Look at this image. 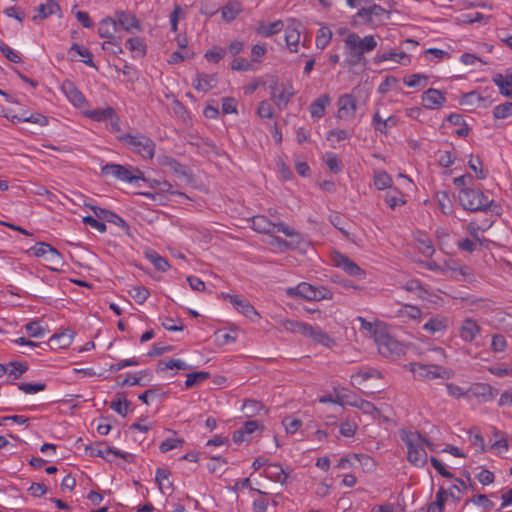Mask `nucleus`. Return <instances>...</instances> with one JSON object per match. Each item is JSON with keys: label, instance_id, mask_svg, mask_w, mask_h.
I'll list each match as a JSON object with an SVG mask.
<instances>
[{"label": "nucleus", "instance_id": "de8ad7c7", "mask_svg": "<svg viewBox=\"0 0 512 512\" xmlns=\"http://www.w3.org/2000/svg\"><path fill=\"white\" fill-rule=\"evenodd\" d=\"M436 199L442 213L450 214L452 212V203L446 191H438L436 193Z\"/></svg>", "mask_w": 512, "mask_h": 512}, {"label": "nucleus", "instance_id": "cd10ccee", "mask_svg": "<svg viewBox=\"0 0 512 512\" xmlns=\"http://www.w3.org/2000/svg\"><path fill=\"white\" fill-rule=\"evenodd\" d=\"M68 53L70 55H72L71 60H75L73 54L79 55V56L84 58L83 62L86 65L97 69V67H96V65H95V63L93 62V59H92V53L89 51L88 48H86V47H84L82 45H79L77 43H73L72 46L70 47Z\"/></svg>", "mask_w": 512, "mask_h": 512}, {"label": "nucleus", "instance_id": "423d86ee", "mask_svg": "<svg viewBox=\"0 0 512 512\" xmlns=\"http://www.w3.org/2000/svg\"><path fill=\"white\" fill-rule=\"evenodd\" d=\"M374 341L377 344L379 353L384 357L399 356L404 353L403 345L384 329H376L374 331Z\"/></svg>", "mask_w": 512, "mask_h": 512}, {"label": "nucleus", "instance_id": "412c9836", "mask_svg": "<svg viewBox=\"0 0 512 512\" xmlns=\"http://www.w3.org/2000/svg\"><path fill=\"white\" fill-rule=\"evenodd\" d=\"M158 163L171 171L177 177H186L187 173L184 166H182L176 159L171 156L162 155L158 157Z\"/></svg>", "mask_w": 512, "mask_h": 512}, {"label": "nucleus", "instance_id": "f03ea898", "mask_svg": "<svg viewBox=\"0 0 512 512\" xmlns=\"http://www.w3.org/2000/svg\"><path fill=\"white\" fill-rule=\"evenodd\" d=\"M401 439L407 446L408 461L417 467H423L428 461L427 452L424 449L426 438L418 432L401 433Z\"/></svg>", "mask_w": 512, "mask_h": 512}, {"label": "nucleus", "instance_id": "f8f14e48", "mask_svg": "<svg viewBox=\"0 0 512 512\" xmlns=\"http://www.w3.org/2000/svg\"><path fill=\"white\" fill-rule=\"evenodd\" d=\"M271 88V99L278 106L279 109H284L290 98L294 95V90L292 85H288L287 87L283 86L280 88L277 83H275Z\"/></svg>", "mask_w": 512, "mask_h": 512}, {"label": "nucleus", "instance_id": "a211bd4d", "mask_svg": "<svg viewBox=\"0 0 512 512\" xmlns=\"http://www.w3.org/2000/svg\"><path fill=\"white\" fill-rule=\"evenodd\" d=\"M480 326L475 320L466 318L460 327V337L466 342H472L480 333Z\"/></svg>", "mask_w": 512, "mask_h": 512}, {"label": "nucleus", "instance_id": "09e8293b", "mask_svg": "<svg viewBox=\"0 0 512 512\" xmlns=\"http://www.w3.org/2000/svg\"><path fill=\"white\" fill-rule=\"evenodd\" d=\"M331 38L332 32L329 28H320L316 36V46L320 49H324L330 43Z\"/></svg>", "mask_w": 512, "mask_h": 512}, {"label": "nucleus", "instance_id": "69168bd1", "mask_svg": "<svg viewBox=\"0 0 512 512\" xmlns=\"http://www.w3.org/2000/svg\"><path fill=\"white\" fill-rule=\"evenodd\" d=\"M236 310L251 320L259 316L255 308L248 301L243 299Z\"/></svg>", "mask_w": 512, "mask_h": 512}, {"label": "nucleus", "instance_id": "20e7f679", "mask_svg": "<svg viewBox=\"0 0 512 512\" xmlns=\"http://www.w3.org/2000/svg\"><path fill=\"white\" fill-rule=\"evenodd\" d=\"M118 140L123 144L131 148V150L139 154L144 159H152L155 152V143L148 136L137 133V134H122L119 135Z\"/></svg>", "mask_w": 512, "mask_h": 512}, {"label": "nucleus", "instance_id": "b1692460", "mask_svg": "<svg viewBox=\"0 0 512 512\" xmlns=\"http://www.w3.org/2000/svg\"><path fill=\"white\" fill-rule=\"evenodd\" d=\"M308 338H312L316 343H319L325 347H331L334 345V340L322 329L319 327H313L310 325V330L307 332L306 336Z\"/></svg>", "mask_w": 512, "mask_h": 512}, {"label": "nucleus", "instance_id": "6e6d98bb", "mask_svg": "<svg viewBox=\"0 0 512 512\" xmlns=\"http://www.w3.org/2000/svg\"><path fill=\"white\" fill-rule=\"evenodd\" d=\"M129 405L130 402L126 398H118L111 402L110 408L122 417H125L128 413Z\"/></svg>", "mask_w": 512, "mask_h": 512}, {"label": "nucleus", "instance_id": "3c124183", "mask_svg": "<svg viewBox=\"0 0 512 512\" xmlns=\"http://www.w3.org/2000/svg\"><path fill=\"white\" fill-rule=\"evenodd\" d=\"M470 502L476 505H481L485 511H490L494 506V503L484 494L474 495L471 499L466 500L464 507H466Z\"/></svg>", "mask_w": 512, "mask_h": 512}, {"label": "nucleus", "instance_id": "49530a36", "mask_svg": "<svg viewBox=\"0 0 512 512\" xmlns=\"http://www.w3.org/2000/svg\"><path fill=\"white\" fill-rule=\"evenodd\" d=\"M403 82L409 87L423 88L428 84V76L422 74H412L405 77Z\"/></svg>", "mask_w": 512, "mask_h": 512}, {"label": "nucleus", "instance_id": "7c9ffc66", "mask_svg": "<svg viewBox=\"0 0 512 512\" xmlns=\"http://www.w3.org/2000/svg\"><path fill=\"white\" fill-rule=\"evenodd\" d=\"M493 82L498 86L502 95L512 98V75L504 77L502 74H496L493 77Z\"/></svg>", "mask_w": 512, "mask_h": 512}, {"label": "nucleus", "instance_id": "f3484780", "mask_svg": "<svg viewBox=\"0 0 512 512\" xmlns=\"http://www.w3.org/2000/svg\"><path fill=\"white\" fill-rule=\"evenodd\" d=\"M468 392L484 402L492 400L497 395V390L487 383H475L470 386Z\"/></svg>", "mask_w": 512, "mask_h": 512}, {"label": "nucleus", "instance_id": "9b49d317", "mask_svg": "<svg viewBox=\"0 0 512 512\" xmlns=\"http://www.w3.org/2000/svg\"><path fill=\"white\" fill-rule=\"evenodd\" d=\"M332 260L336 267L341 268L350 276L363 278L366 274L365 271L357 265V263L344 254L337 252L334 254Z\"/></svg>", "mask_w": 512, "mask_h": 512}, {"label": "nucleus", "instance_id": "bb28decb", "mask_svg": "<svg viewBox=\"0 0 512 512\" xmlns=\"http://www.w3.org/2000/svg\"><path fill=\"white\" fill-rule=\"evenodd\" d=\"M387 60H393L402 65H407L410 62L409 56L405 52H396L395 50H390L388 52H384L382 54H378L376 56V62H384Z\"/></svg>", "mask_w": 512, "mask_h": 512}, {"label": "nucleus", "instance_id": "c85d7f7f", "mask_svg": "<svg viewBox=\"0 0 512 512\" xmlns=\"http://www.w3.org/2000/svg\"><path fill=\"white\" fill-rule=\"evenodd\" d=\"M330 103V97L327 94L319 96L310 105V113L314 118H321L325 114V108Z\"/></svg>", "mask_w": 512, "mask_h": 512}, {"label": "nucleus", "instance_id": "f257e3e1", "mask_svg": "<svg viewBox=\"0 0 512 512\" xmlns=\"http://www.w3.org/2000/svg\"><path fill=\"white\" fill-rule=\"evenodd\" d=\"M348 53L347 63L351 66L360 64L365 60L364 54L373 51L377 42L372 35L361 38L357 33H350L344 40Z\"/></svg>", "mask_w": 512, "mask_h": 512}, {"label": "nucleus", "instance_id": "58836bf2", "mask_svg": "<svg viewBox=\"0 0 512 512\" xmlns=\"http://www.w3.org/2000/svg\"><path fill=\"white\" fill-rule=\"evenodd\" d=\"M210 378V373L206 371H197L188 373L186 375V381L185 386L187 388H191L193 386L199 385L200 383L204 382L205 380Z\"/></svg>", "mask_w": 512, "mask_h": 512}, {"label": "nucleus", "instance_id": "1a4fd4ad", "mask_svg": "<svg viewBox=\"0 0 512 512\" xmlns=\"http://www.w3.org/2000/svg\"><path fill=\"white\" fill-rule=\"evenodd\" d=\"M356 16L365 19L369 24H379L384 18H389V12L372 1L367 7H361Z\"/></svg>", "mask_w": 512, "mask_h": 512}, {"label": "nucleus", "instance_id": "a19ab883", "mask_svg": "<svg viewBox=\"0 0 512 512\" xmlns=\"http://www.w3.org/2000/svg\"><path fill=\"white\" fill-rule=\"evenodd\" d=\"M211 462L207 464V469L212 474L222 475L225 472L224 466L227 465V460L220 456H211Z\"/></svg>", "mask_w": 512, "mask_h": 512}, {"label": "nucleus", "instance_id": "aec40b11", "mask_svg": "<svg viewBox=\"0 0 512 512\" xmlns=\"http://www.w3.org/2000/svg\"><path fill=\"white\" fill-rule=\"evenodd\" d=\"M217 78L215 74L198 73L193 81V87L202 92H207L216 87Z\"/></svg>", "mask_w": 512, "mask_h": 512}, {"label": "nucleus", "instance_id": "e2e57ef3", "mask_svg": "<svg viewBox=\"0 0 512 512\" xmlns=\"http://www.w3.org/2000/svg\"><path fill=\"white\" fill-rule=\"evenodd\" d=\"M392 184L391 177L384 171L379 172L374 177V185L379 190H384Z\"/></svg>", "mask_w": 512, "mask_h": 512}, {"label": "nucleus", "instance_id": "7ed1b4c3", "mask_svg": "<svg viewBox=\"0 0 512 512\" xmlns=\"http://www.w3.org/2000/svg\"><path fill=\"white\" fill-rule=\"evenodd\" d=\"M459 203L463 209L470 212L488 211L493 204L482 190L475 188H463L459 192Z\"/></svg>", "mask_w": 512, "mask_h": 512}, {"label": "nucleus", "instance_id": "c756f323", "mask_svg": "<svg viewBox=\"0 0 512 512\" xmlns=\"http://www.w3.org/2000/svg\"><path fill=\"white\" fill-rule=\"evenodd\" d=\"M489 229L488 224H479L477 221H471L467 225V231L470 233V235L473 237V239L478 242L480 245H483L485 247L488 246L489 240L485 238H480L478 232L479 231H486Z\"/></svg>", "mask_w": 512, "mask_h": 512}, {"label": "nucleus", "instance_id": "393cba45", "mask_svg": "<svg viewBox=\"0 0 512 512\" xmlns=\"http://www.w3.org/2000/svg\"><path fill=\"white\" fill-rule=\"evenodd\" d=\"M242 4L239 1H229L222 9L221 15L226 22H231L242 12Z\"/></svg>", "mask_w": 512, "mask_h": 512}, {"label": "nucleus", "instance_id": "dca6fc26", "mask_svg": "<svg viewBox=\"0 0 512 512\" xmlns=\"http://www.w3.org/2000/svg\"><path fill=\"white\" fill-rule=\"evenodd\" d=\"M446 101V98L442 92L437 89L429 88L422 95L423 106L427 109H438Z\"/></svg>", "mask_w": 512, "mask_h": 512}, {"label": "nucleus", "instance_id": "473e14b6", "mask_svg": "<svg viewBox=\"0 0 512 512\" xmlns=\"http://www.w3.org/2000/svg\"><path fill=\"white\" fill-rule=\"evenodd\" d=\"M447 327L448 321L442 317H432L423 325V329L431 334L444 332Z\"/></svg>", "mask_w": 512, "mask_h": 512}, {"label": "nucleus", "instance_id": "2eb2a0df", "mask_svg": "<svg viewBox=\"0 0 512 512\" xmlns=\"http://www.w3.org/2000/svg\"><path fill=\"white\" fill-rule=\"evenodd\" d=\"M61 90L69 99V101L76 107H81L86 102V99L82 92L70 80L63 81L61 85Z\"/></svg>", "mask_w": 512, "mask_h": 512}, {"label": "nucleus", "instance_id": "e433bc0d", "mask_svg": "<svg viewBox=\"0 0 512 512\" xmlns=\"http://www.w3.org/2000/svg\"><path fill=\"white\" fill-rule=\"evenodd\" d=\"M126 47L134 53L133 57H143L146 54V45L140 37L129 38Z\"/></svg>", "mask_w": 512, "mask_h": 512}, {"label": "nucleus", "instance_id": "37998d69", "mask_svg": "<svg viewBox=\"0 0 512 512\" xmlns=\"http://www.w3.org/2000/svg\"><path fill=\"white\" fill-rule=\"evenodd\" d=\"M128 294L138 303L143 304L150 296L149 290L144 286H133Z\"/></svg>", "mask_w": 512, "mask_h": 512}, {"label": "nucleus", "instance_id": "6ab92c4d", "mask_svg": "<svg viewBox=\"0 0 512 512\" xmlns=\"http://www.w3.org/2000/svg\"><path fill=\"white\" fill-rule=\"evenodd\" d=\"M117 26L120 25L124 30L130 32L133 29L140 30V22L136 16L130 12L121 11L116 14Z\"/></svg>", "mask_w": 512, "mask_h": 512}, {"label": "nucleus", "instance_id": "a18cd8bd", "mask_svg": "<svg viewBox=\"0 0 512 512\" xmlns=\"http://www.w3.org/2000/svg\"><path fill=\"white\" fill-rule=\"evenodd\" d=\"M146 256L148 260L154 265V267L159 271L164 272L170 267L168 261L155 251L148 252Z\"/></svg>", "mask_w": 512, "mask_h": 512}, {"label": "nucleus", "instance_id": "4468645a", "mask_svg": "<svg viewBox=\"0 0 512 512\" xmlns=\"http://www.w3.org/2000/svg\"><path fill=\"white\" fill-rule=\"evenodd\" d=\"M339 402L345 403L346 405H349L352 407H356L359 410H361L363 413L372 415L373 418H376L377 416L380 415L379 410L376 408V406L373 403L366 401L364 399H361V398H355L354 400H348V396L341 395V396H339Z\"/></svg>", "mask_w": 512, "mask_h": 512}, {"label": "nucleus", "instance_id": "4c0bfd02", "mask_svg": "<svg viewBox=\"0 0 512 512\" xmlns=\"http://www.w3.org/2000/svg\"><path fill=\"white\" fill-rule=\"evenodd\" d=\"M396 124L397 121L394 117L382 119L378 111L373 116L374 128L376 131H379L380 133L387 134L388 127L395 126Z\"/></svg>", "mask_w": 512, "mask_h": 512}, {"label": "nucleus", "instance_id": "0e129e2a", "mask_svg": "<svg viewBox=\"0 0 512 512\" xmlns=\"http://www.w3.org/2000/svg\"><path fill=\"white\" fill-rule=\"evenodd\" d=\"M493 115L496 119H503L510 115H512V102H506L500 105H497L493 109Z\"/></svg>", "mask_w": 512, "mask_h": 512}, {"label": "nucleus", "instance_id": "c9c22d12", "mask_svg": "<svg viewBox=\"0 0 512 512\" xmlns=\"http://www.w3.org/2000/svg\"><path fill=\"white\" fill-rule=\"evenodd\" d=\"M117 31V22L112 18H105L100 22L98 34L102 38H112Z\"/></svg>", "mask_w": 512, "mask_h": 512}, {"label": "nucleus", "instance_id": "13d9d810", "mask_svg": "<svg viewBox=\"0 0 512 512\" xmlns=\"http://www.w3.org/2000/svg\"><path fill=\"white\" fill-rule=\"evenodd\" d=\"M245 415L248 417L258 414L261 410H264V406L261 402L256 400H246L243 405Z\"/></svg>", "mask_w": 512, "mask_h": 512}, {"label": "nucleus", "instance_id": "774afa93", "mask_svg": "<svg viewBox=\"0 0 512 512\" xmlns=\"http://www.w3.org/2000/svg\"><path fill=\"white\" fill-rule=\"evenodd\" d=\"M226 54V50L221 47H214L205 53V59L208 62L218 63Z\"/></svg>", "mask_w": 512, "mask_h": 512}, {"label": "nucleus", "instance_id": "5701e85b", "mask_svg": "<svg viewBox=\"0 0 512 512\" xmlns=\"http://www.w3.org/2000/svg\"><path fill=\"white\" fill-rule=\"evenodd\" d=\"M315 286L302 282L294 288L288 289V295L297 296L312 301L315 298Z\"/></svg>", "mask_w": 512, "mask_h": 512}, {"label": "nucleus", "instance_id": "39448f33", "mask_svg": "<svg viewBox=\"0 0 512 512\" xmlns=\"http://www.w3.org/2000/svg\"><path fill=\"white\" fill-rule=\"evenodd\" d=\"M252 228L257 232L264 234L282 232L287 237H298V232L287 226L284 222L271 221L264 215H257L252 218Z\"/></svg>", "mask_w": 512, "mask_h": 512}, {"label": "nucleus", "instance_id": "a878e982", "mask_svg": "<svg viewBox=\"0 0 512 512\" xmlns=\"http://www.w3.org/2000/svg\"><path fill=\"white\" fill-rule=\"evenodd\" d=\"M47 251V255L44 258L47 262V267L52 271H60L64 265L62 255L52 246Z\"/></svg>", "mask_w": 512, "mask_h": 512}, {"label": "nucleus", "instance_id": "0eeeda50", "mask_svg": "<svg viewBox=\"0 0 512 512\" xmlns=\"http://www.w3.org/2000/svg\"><path fill=\"white\" fill-rule=\"evenodd\" d=\"M104 176H112L116 179L134 183L137 180H145L144 174L139 169H132L120 164L108 163L101 168Z\"/></svg>", "mask_w": 512, "mask_h": 512}, {"label": "nucleus", "instance_id": "6e6552de", "mask_svg": "<svg viewBox=\"0 0 512 512\" xmlns=\"http://www.w3.org/2000/svg\"><path fill=\"white\" fill-rule=\"evenodd\" d=\"M410 370L417 379L432 380L435 378L449 379L451 371L435 364L411 363Z\"/></svg>", "mask_w": 512, "mask_h": 512}, {"label": "nucleus", "instance_id": "72a5a7b5", "mask_svg": "<svg viewBox=\"0 0 512 512\" xmlns=\"http://www.w3.org/2000/svg\"><path fill=\"white\" fill-rule=\"evenodd\" d=\"M448 499V492L440 487L436 493V500L429 503L427 512H444L445 503Z\"/></svg>", "mask_w": 512, "mask_h": 512}, {"label": "nucleus", "instance_id": "9d476101", "mask_svg": "<svg viewBox=\"0 0 512 512\" xmlns=\"http://www.w3.org/2000/svg\"><path fill=\"white\" fill-rule=\"evenodd\" d=\"M337 118L351 120L355 116L357 100L352 94H344L338 99Z\"/></svg>", "mask_w": 512, "mask_h": 512}, {"label": "nucleus", "instance_id": "052dcab7", "mask_svg": "<svg viewBox=\"0 0 512 512\" xmlns=\"http://www.w3.org/2000/svg\"><path fill=\"white\" fill-rule=\"evenodd\" d=\"M139 374H140L139 377H133V378L127 377V378H125L120 383V386H122V387H124V386H135V385L145 386L147 384V382L149 381V379H145L148 376V373L146 371H141V372H139Z\"/></svg>", "mask_w": 512, "mask_h": 512}, {"label": "nucleus", "instance_id": "5fc2aeb1", "mask_svg": "<svg viewBox=\"0 0 512 512\" xmlns=\"http://www.w3.org/2000/svg\"><path fill=\"white\" fill-rule=\"evenodd\" d=\"M193 57H194V52L191 51L190 49L178 50V51L173 52L170 55L168 62L170 64H178L180 62H183L186 59H191Z\"/></svg>", "mask_w": 512, "mask_h": 512}, {"label": "nucleus", "instance_id": "680f3d73", "mask_svg": "<svg viewBox=\"0 0 512 512\" xmlns=\"http://www.w3.org/2000/svg\"><path fill=\"white\" fill-rule=\"evenodd\" d=\"M422 315V311L417 306L405 305L399 310V316L409 319H418Z\"/></svg>", "mask_w": 512, "mask_h": 512}, {"label": "nucleus", "instance_id": "bf43d9fd", "mask_svg": "<svg viewBox=\"0 0 512 512\" xmlns=\"http://www.w3.org/2000/svg\"><path fill=\"white\" fill-rule=\"evenodd\" d=\"M468 166L476 173L478 179L483 180L486 178L487 172L482 168V161L478 156H472L468 162Z\"/></svg>", "mask_w": 512, "mask_h": 512}, {"label": "nucleus", "instance_id": "f704fd0d", "mask_svg": "<svg viewBox=\"0 0 512 512\" xmlns=\"http://www.w3.org/2000/svg\"><path fill=\"white\" fill-rule=\"evenodd\" d=\"M61 11L59 4L55 0H47L46 4H40L38 7V15L33 17V20L37 18L45 19L49 15L56 14Z\"/></svg>", "mask_w": 512, "mask_h": 512}, {"label": "nucleus", "instance_id": "603ef678", "mask_svg": "<svg viewBox=\"0 0 512 512\" xmlns=\"http://www.w3.org/2000/svg\"><path fill=\"white\" fill-rule=\"evenodd\" d=\"M283 22L281 20L274 21L267 26H261L258 30V33L265 36L270 37L283 29Z\"/></svg>", "mask_w": 512, "mask_h": 512}, {"label": "nucleus", "instance_id": "ea45409f", "mask_svg": "<svg viewBox=\"0 0 512 512\" xmlns=\"http://www.w3.org/2000/svg\"><path fill=\"white\" fill-rule=\"evenodd\" d=\"M87 116L95 121H105L115 116V110L108 106L104 109H94L87 112Z\"/></svg>", "mask_w": 512, "mask_h": 512}, {"label": "nucleus", "instance_id": "79ce46f5", "mask_svg": "<svg viewBox=\"0 0 512 512\" xmlns=\"http://www.w3.org/2000/svg\"><path fill=\"white\" fill-rule=\"evenodd\" d=\"M493 322L499 329L512 330V315L510 314L497 312L494 316Z\"/></svg>", "mask_w": 512, "mask_h": 512}, {"label": "nucleus", "instance_id": "4d7b16f0", "mask_svg": "<svg viewBox=\"0 0 512 512\" xmlns=\"http://www.w3.org/2000/svg\"><path fill=\"white\" fill-rule=\"evenodd\" d=\"M25 330L30 337L42 338L46 334V329L40 326L39 322L32 321L25 325Z\"/></svg>", "mask_w": 512, "mask_h": 512}, {"label": "nucleus", "instance_id": "2f4dec72", "mask_svg": "<svg viewBox=\"0 0 512 512\" xmlns=\"http://www.w3.org/2000/svg\"><path fill=\"white\" fill-rule=\"evenodd\" d=\"M281 324L286 331L303 336H306L307 332L310 330V325L301 321L287 319L283 320Z\"/></svg>", "mask_w": 512, "mask_h": 512}, {"label": "nucleus", "instance_id": "338daca9", "mask_svg": "<svg viewBox=\"0 0 512 512\" xmlns=\"http://www.w3.org/2000/svg\"><path fill=\"white\" fill-rule=\"evenodd\" d=\"M0 51L9 61L13 63L21 62V57L19 54L3 41H0Z\"/></svg>", "mask_w": 512, "mask_h": 512}, {"label": "nucleus", "instance_id": "8fccbe9b", "mask_svg": "<svg viewBox=\"0 0 512 512\" xmlns=\"http://www.w3.org/2000/svg\"><path fill=\"white\" fill-rule=\"evenodd\" d=\"M9 375H13V379H18L23 373L28 370V365L25 362H9L7 365Z\"/></svg>", "mask_w": 512, "mask_h": 512}, {"label": "nucleus", "instance_id": "4be33fe9", "mask_svg": "<svg viewBox=\"0 0 512 512\" xmlns=\"http://www.w3.org/2000/svg\"><path fill=\"white\" fill-rule=\"evenodd\" d=\"M264 475L266 478L273 482H278L282 485L287 483L288 475L285 473L283 467L280 464L273 463L267 465L264 470Z\"/></svg>", "mask_w": 512, "mask_h": 512}, {"label": "nucleus", "instance_id": "c03bdc74", "mask_svg": "<svg viewBox=\"0 0 512 512\" xmlns=\"http://www.w3.org/2000/svg\"><path fill=\"white\" fill-rule=\"evenodd\" d=\"M287 47L291 52H296L300 40V33L295 28H287L285 32Z\"/></svg>", "mask_w": 512, "mask_h": 512}, {"label": "nucleus", "instance_id": "864d4df0", "mask_svg": "<svg viewBox=\"0 0 512 512\" xmlns=\"http://www.w3.org/2000/svg\"><path fill=\"white\" fill-rule=\"evenodd\" d=\"M184 443H185V440L183 438H167L160 444L159 450L162 453H166L173 449L182 447L184 445Z\"/></svg>", "mask_w": 512, "mask_h": 512}, {"label": "nucleus", "instance_id": "ddd939ff", "mask_svg": "<svg viewBox=\"0 0 512 512\" xmlns=\"http://www.w3.org/2000/svg\"><path fill=\"white\" fill-rule=\"evenodd\" d=\"M86 451L89 452L90 456L101 457V458H104V459H106L108 461H111L110 459H108V455H110V454H112V455H114L116 457H121L126 462H129V463L134 461V456L132 454L123 453L120 450L114 449V448H112L110 446H107V445H105L104 449L88 446V447H86Z\"/></svg>", "mask_w": 512, "mask_h": 512}]
</instances>
